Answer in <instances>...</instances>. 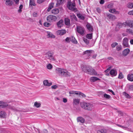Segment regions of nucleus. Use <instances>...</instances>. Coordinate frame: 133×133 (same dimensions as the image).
I'll return each mask as SVG.
<instances>
[{
  "instance_id": "obj_57",
  "label": "nucleus",
  "mask_w": 133,
  "mask_h": 133,
  "mask_svg": "<svg viewBox=\"0 0 133 133\" xmlns=\"http://www.w3.org/2000/svg\"><path fill=\"white\" fill-rule=\"evenodd\" d=\"M33 15L34 17H37V13L35 12H34L33 13Z\"/></svg>"
},
{
  "instance_id": "obj_55",
  "label": "nucleus",
  "mask_w": 133,
  "mask_h": 133,
  "mask_svg": "<svg viewBox=\"0 0 133 133\" xmlns=\"http://www.w3.org/2000/svg\"><path fill=\"white\" fill-rule=\"evenodd\" d=\"M67 101V99L65 98H63V102L64 103H66Z\"/></svg>"
},
{
  "instance_id": "obj_44",
  "label": "nucleus",
  "mask_w": 133,
  "mask_h": 133,
  "mask_svg": "<svg viewBox=\"0 0 133 133\" xmlns=\"http://www.w3.org/2000/svg\"><path fill=\"white\" fill-rule=\"evenodd\" d=\"M116 50L117 51H120L122 49V47L121 45H118L116 47Z\"/></svg>"
},
{
  "instance_id": "obj_52",
  "label": "nucleus",
  "mask_w": 133,
  "mask_h": 133,
  "mask_svg": "<svg viewBox=\"0 0 133 133\" xmlns=\"http://www.w3.org/2000/svg\"><path fill=\"white\" fill-rule=\"evenodd\" d=\"M83 40L84 42L86 43L87 44H88L89 43V42L88 40L87 39L84 38L83 39Z\"/></svg>"
},
{
  "instance_id": "obj_54",
  "label": "nucleus",
  "mask_w": 133,
  "mask_h": 133,
  "mask_svg": "<svg viewBox=\"0 0 133 133\" xmlns=\"http://www.w3.org/2000/svg\"><path fill=\"white\" fill-rule=\"evenodd\" d=\"M57 87V86L56 85H54L51 86V88L52 89H56Z\"/></svg>"
},
{
  "instance_id": "obj_27",
  "label": "nucleus",
  "mask_w": 133,
  "mask_h": 133,
  "mask_svg": "<svg viewBox=\"0 0 133 133\" xmlns=\"http://www.w3.org/2000/svg\"><path fill=\"white\" fill-rule=\"evenodd\" d=\"M54 3H51L49 4V7L47 9V11L49 12L50 10L54 7Z\"/></svg>"
},
{
  "instance_id": "obj_46",
  "label": "nucleus",
  "mask_w": 133,
  "mask_h": 133,
  "mask_svg": "<svg viewBox=\"0 0 133 133\" xmlns=\"http://www.w3.org/2000/svg\"><path fill=\"white\" fill-rule=\"evenodd\" d=\"M104 97L107 99H109L110 97V96L106 94H105L104 95Z\"/></svg>"
},
{
  "instance_id": "obj_50",
  "label": "nucleus",
  "mask_w": 133,
  "mask_h": 133,
  "mask_svg": "<svg viewBox=\"0 0 133 133\" xmlns=\"http://www.w3.org/2000/svg\"><path fill=\"white\" fill-rule=\"evenodd\" d=\"M128 14L129 15H133V10L128 12Z\"/></svg>"
},
{
  "instance_id": "obj_64",
  "label": "nucleus",
  "mask_w": 133,
  "mask_h": 133,
  "mask_svg": "<svg viewBox=\"0 0 133 133\" xmlns=\"http://www.w3.org/2000/svg\"><path fill=\"white\" fill-rule=\"evenodd\" d=\"M70 17H72L74 18H75L76 17V16L74 14H72L71 15Z\"/></svg>"
},
{
  "instance_id": "obj_43",
  "label": "nucleus",
  "mask_w": 133,
  "mask_h": 133,
  "mask_svg": "<svg viewBox=\"0 0 133 133\" xmlns=\"http://www.w3.org/2000/svg\"><path fill=\"white\" fill-rule=\"evenodd\" d=\"M46 68L48 69L51 70L52 68V66L51 64H49L47 65Z\"/></svg>"
},
{
  "instance_id": "obj_60",
  "label": "nucleus",
  "mask_w": 133,
  "mask_h": 133,
  "mask_svg": "<svg viewBox=\"0 0 133 133\" xmlns=\"http://www.w3.org/2000/svg\"><path fill=\"white\" fill-rule=\"evenodd\" d=\"M16 4H18L19 0H14Z\"/></svg>"
},
{
  "instance_id": "obj_36",
  "label": "nucleus",
  "mask_w": 133,
  "mask_h": 133,
  "mask_svg": "<svg viewBox=\"0 0 133 133\" xmlns=\"http://www.w3.org/2000/svg\"><path fill=\"white\" fill-rule=\"evenodd\" d=\"M71 41L75 44H77V41L76 39L75 38L73 37H72Z\"/></svg>"
},
{
  "instance_id": "obj_12",
  "label": "nucleus",
  "mask_w": 133,
  "mask_h": 133,
  "mask_svg": "<svg viewBox=\"0 0 133 133\" xmlns=\"http://www.w3.org/2000/svg\"><path fill=\"white\" fill-rule=\"evenodd\" d=\"M130 51L129 49L128 48L126 49H124L123 51L122 54L124 56H126L128 55Z\"/></svg>"
},
{
  "instance_id": "obj_17",
  "label": "nucleus",
  "mask_w": 133,
  "mask_h": 133,
  "mask_svg": "<svg viewBox=\"0 0 133 133\" xmlns=\"http://www.w3.org/2000/svg\"><path fill=\"white\" fill-rule=\"evenodd\" d=\"M86 27L88 30L90 32H92L93 29L92 26L89 23H88L86 25Z\"/></svg>"
},
{
  "instance_id": "obj_11",
  "label": "nucleus",
  "mask_w": 133,
  "mask_h": 133,
  "mask_svg": "<svg viewBox=\"0 0 133 133\" xmlns=\"http://www.w3.org/2000/svg\"><path fill=\"white\" fill-rule=\"evenodd\" d=\"M46 35L48 38H55V36L51 32L49 31L46 32Z\"/></svg>"
},
{
  "instance_id": "obj_2",
  "label": "nucleus",
  "mask_w": 133,
  "mask_h": 133,
  "mask_svg": "<svg viewBox=\"0 0 133 133\" xmlns=\"http://www.w3.org/2000/svg\"><path fill=\"white\" fill-rule=\"evenodd\" d=\"M56 72L58 74L64 76H68L70 75V73L65 69L57 68L55 70Z\"/></svg>"
},
{
  "instance_id": "obj_25",
  "label": "nucleus",
  "mask_w": 133,
  "mask_h": 133,
  "mask_svg": "<svg viewBox=\"0 0 133 133\" xmlns=\"http://www.w3.org/2000/svg\"><path fill=\"white\" fill-rule=\"evenodd\" d=\"M65 0H57V3L56 4V7H58L60 4H63Z\"/></svg>"
},
{
  "instance_id": "obj_61",
  "label": "nucleus",
  "mask_w": 133,
  "mask_h": 133,
  "mask_svg": "<svg viewBox=\"0 0 133 133\" xmlns=\"http://www.w3.org/2000/svg\"><path fill=\"white\" fill-rule=\"evenodd\" d=\"M104 3V0H101L100 2V4H103Z\"/></svg>"
},
{
  "instance_id": "obj_23",
  "label": "nucleus",
  "mask_w": 133,
  "mask_h": 133,
  "mask_svg": "<svg viewBox=\"0 0 133 133\" xmlns=\"http://www.w3.org/2000/svg\"><path fill=\"white\" fill-rule=\"evenodd\" d=\"M92 50H87L83 52V55H86L87 56L90 55L92 52Z\"/></svg>"
},
{
  "instance_id": "obj_26",
  "label": "nucleus",
  "mask_w": 133,
  "mask_h": 133,
  "mask_svg": "<svg viewBox=\"0 0 133 133\" xmlns=\"http://www.w3.org/2000/svg\"><path fill=\"white\" fill-rule=\"evenodd\" d=\"M7 106V104L6 103L0 101V108H4L6 107Z\"/></svg>"
},
{
  "instance_id": "obj_9",
  "label": "nucleus",
  "mask_w": 133,
  "mask_h": 133,
  "mask_svg": "<svg viewBox=\"0 0 133 133\" xmlns=\"http://www.w3.org/2000/svg\"><path fill=\"white\" fill-rule=\"evenodd\" d=\"M66 30L65 29L59 30L57 31L56 33L57 35L60 36L66 34Z\"/></svg>"
},
{
  "instance_id": "obj_34",
  "label": "nucleus",
  "mask_w": 133,
  "mask_h": 133,
  "mask_svg": "<svg viewBox=\"0 0 133 133\" xmlns=\"http://www.w3.org/2000/svg\"><path fill=\"white\" fill-rule=\"evenodd\" d=\"M126 32L128 34L133 35V31L132 30L130 29H126Z\"/></svg>"
},
{
  "instance_id": "obj_29",
  "label": "nucleus",
  "mask_w": 133,
  "mask_h": 133,
  "mask_svg": "<svg viewBox=\"0 0 133 133\" xmlns=\"http://www.w3.org/2000/svg\"><path fill=\"white\" fill-rule=\"evenodd\" d=\"M41 104L40 102H36L34 103V106L37 108H39L41 107Z\"/></svg>"
},
{
  "instance_id": "obj_58",
  "label": "nucleus",
  "mask_w": 133,
  "mask_h": 133,
  "mask_svg": "<svg viewBox=\"0 0 133 133\" xmlns=\"http://www.w3.org/2000/svg\"><path fill=\"white\" fill-rule=\"evenodd\" d=\"M108 91H110V92H111L112 94L114 95H115V94L114 93V92L112 91V90H111V89H109L108 90Z\"/></svg>"
},
{
  "instance_id": "obj_41",
  "label": "nucleus",
  "mask_w": 133,
  "mask_h": 133,
  "mask_svg": "<svg viewBox=\"0 0 133 133\" xmlns=\"http://www.w3.org/2000/svg\"><path fill=\"white\" fill-rule=\"evenodd\" d=\"M29 4L31 6H35L36 5L34 0H30Z\"/></svg>"
},
{
  "instance_id": "obj_40",
  "label": "nucleus",
  "mask_w": 133,
  "mask_h": 133,
  "mask_svg": "<svg viewBox=\"0 0 133 133\" xmlns=\"http://www.w3.org/2000/svg\"><path fill=\"white\" fill-rule=\"evenodd\" d=\"M86 37L89 39H91L92 38V34H87L86 35Z\"/></svg>"
},
{
  "instance_id": "obj_7",
  "label": "nucleus",
  "mask_w": 133,
  "mask_h": 133,
  "mask_svg": "<svg viewBox=\"0 0 133 133\" xmlns=\"http://www.w3.org/2000/svg\"><path fill=\"white\" fill-rule=\"evenodd\" d=\"M45 57L47 59H49L52 61H54L55 60V59L53 56V54L50 52H47L45 54Z\"/></svg>"
},
{
  "instance_id": "obj_1",
  "label": "nucleus",
  "mask_w": 133,
  "mask_h": 133,
  "mask_svg": "<svg viewBox=\"0 0 133 133\" xmlns=\"http://www.w3.org/2000/svg\"><path fill=\"white\" fill-rule=\"evenodd\" d=\"M80 105L82 108L89 111L93 110L94 108L93 104L84 102H81Z\"/></svg>"
},
{
  "instance_id": "obj_56",
  "label": "nucleus",
  "mask_w": 133,
  "mask_h": 133,
  "mask_svg": "<svg viewBox=\"0 0 133 133\" xmlns=\"http://www.w3.org/2000/svg\"><path fill=\"white\" fill-rule=\"evenodd\" d=\"M113 5L112 4H109L108 5V8H111L112 7Z\"/></svg>"
},
{
  "instance_id": "obj_28",
  "label": "nucleus",
  "mask_w": 133,
  "mask_h": 133,
  "mask_svg": "<svg viewBox=\"0 0 133 133\" xmlns=\"http://www.w3.org/2000/svg\"><path fill=\"white\" fill-rule=\"evenodd\" d=\"M76 94L77 95H79V96L81 98H84L86 97V96L84 94L78 91V92Z\"/></svg>"
},
{
  "instance_id": "obj_32",
  "label": "nucleus",
  "mask_w": 133,
  "mask_h": 133,
  "mask_svg": "<svg viewBox=\"0 0 133 133\" xmlns=\"http://www.w3.org/2000/svg\"><path fill=\"white\" fill-rule=\"evenodd\" d=\"M88 66H83L82 67V71L84 72H87Z\"/></svg>"
},
{
  "instance_id": "obj_13",
  "label": "nucleus",
  "mask_w": 133,
  "mask_h": 133,
  "mask_svg": "<svg viewBox=\"0 0 133 133\" xmlns=\"http://www.w3.org/2000/svg\"><path fill=\"white\" fill-rule=\"evenodd\" d=\"M43 85L46 86H51L52 83L51 82H49L47 80H45L43 82Z\"/></svg>"
},
{
  "instance_id": "obj_14",
  "label": "nucleus",
  "mask_w": 133,
  "mask_h": 133,
  "mask_svg": "<svg viewBox=\"0 0 133 133\" xmlns=\"http://www.w3.org/2000/svg\"><path fill=\"white\" fill-rule=\"evenodd\" d=\"M64 21L63 20H60L57 23V25L58 27L61 28L62 26L64 24Z\"/></svg>"
},
{
  "instance_id": "obj_38",
  "label": "nucleus",
  "mask_w": 133,
  "mask_h": 133,
  "mask_svg": "<svg viewBox=\"0 0 133 133\" xmlns=\"http://www.w3.org/2000/svg\"><path fill=\"white\" fill-rule=\"evenodd\" d=\"M97 133H107V131L105 129H101L97 131Z\"/></svg>"
},
{
  "instance_id": "obj_3",
  "label": "nucleus",
  "mask_w": 133,
  "mask_h": 133,
  "mask_svg": "<svg viewBox=\"0 0 133 133\" xmlns=\"http://www.w3.org/2000/svg\"><path fill=\"white\" fill-rule=\"evenodd\" d=\"M76 31L77 32L82 36L84 35L85 31L84 27L81 26H77L76 27Z\"/></svg>"
},
{
  "instance_id": "obj_15",
  "label": "nucleus",
  "mask_w": 133,
  "mask_h": 133,
  "mask_svg": "<svg viewBox=\"0 0 133 133\" xmlns=\"http://www.w3.org/2000/svg\"><path fill=\"white\" fill-rule=\"evenodd\" d=\"M6 113L4 111H1L0 112V117L2 118H4L6 117Z\"/></svg>"
},
{
  "instance_id": "obj_16",
  "label": "nucleus",
  "mask_w": 133,
  "mask_h": 133,
  "mask_svg": "<svg viewBox=\"0 0 133 133\" xmlns=\"http://www.w3.org/2000/svg\"><path fill=\"white\" fill-rule=\"evenodd\" d=\"M127 78L128 80L131 81H133V74H128L127 76Z\"/></svg>"
},
{
  "instance_id": "obj_49",
  "label": "nucleus",
  "mask_w": 133,
  "mask_h": 133,
  "mask_svg": "<svg viewBox=\"0 0 133 133\" xmlns=\"http://www.w3.org/2000/svg\"><path fill=\"white\" fill-rule=\"evenodd\" d=\"M123 95L127 98H129L130 97L129 95L125 92H123Z\"/></svg>"
},
{
  "instance_id": "obj_37",
  "label": "nucleus",
  "mask_w": 133,
  "mask_h": 133,
  "mask_svg": "<svg viewBox=\"0 0 133 133\" xmlns=\"http://www.w3.org/2000/svg\"><path fill=\"white\" fill-rule=\"evenodd\" d=\"M77 92H78L77 91H70L69 92V93L70 94L69 96H72L71 95H73V94H75L76 95V93H77Z\"/></svg>"
},
{
  "instance_id": "obj_45",
  "label": "nucleus",
  "mask_w": 133,
  "mask_h": 133,
  "mask_svg": "<svg viewBox=\"0 0 133 133\" xmlns=\"http://www.w3.org/2000/svg\"><path fill=\"white\" fill-rule=\"evenodd\" d=\"M124 78V76L122 73H120L118 76V78L119 79H122Z\"/></svg>"
},
{
  "instance_id": "obj_21",
  "label": "nucleus",
  "mask_w": 133,
  "mask_h": 133,
  "mask_svg": "<svg viewBox=\"0 0 133 133\" xmlns=\"http://www.w3.org/2000/svg\"><path fill=\"white\" fill-rule=\"evenodd\" d=\"M59 12V10L57 8H55L53 9L51 11V13L54 14L56 15Z\"/></svg>"
},
{
  "instance_id": "obj_48",
  "label": "nucleus",
  "mask_w": 133,
  "mask_h": 133,
  "mask_svg": "<svg viewBox=\"0 0 133 133\" xmlns=\"http://www.w3.org/2000/svg\"><path fill=\"white\" fill-rule=\"evenodd\" d=\"M118 45V43L116 42H115L112 43L111 45L112 47L114 48Z\"/></svg>"
},
{
  "instance_id": "obj_33",
  "label": "nucleus",
  "mask_w": 133,
  "mask_h": 133,
  "mask_svg": "<svg viewBox=\"0 0 133 133\" xmlns=\"http://www.w3.org/2000/svg\"><path fill=\"white\" fill-rule=\"evenodd\" d=\"M77 16L78 18L82 20H83L84 19L85 17L82 14L79 13L77 14Z\"/></svg>"
},
{
  "instance_id": "obj_19",
  "label": "nucleus",
  "mask_w": 133,
  "mask_h": 133,
  "mask_svg": "<svg viewBox=\"0 0 133 133\" xmlns=\"http://www.w3.org/2000/svg\"><path fill=\"white\" fill-rule=\"evenodd\" d=\"M90 81L91 82H95L97 81L100 80V79L96 77H92L90 78Z\"/></svg>"
},
{
  "instance_id": "obj_20",
  "label": "nucleus",
  "mask_w": 133,
  "mask_h": 133,
  "mask_svg": "<svg viewBox=\"0 0 133 133\" xmlns=\"http://www.w3.org/2000/svg\"><path fill=\"white\" fill-rule=\"evenodd\" d=\"M77 122H79L82 123H84L85 121V120L84 119L81 117H77Z\"/></svg>"
},
{
  "instance_id": "obj_24",
  "label": "nucleus",
  "mask_w": 133,
  "mask_h": 133,
  "mask_svg": "<svg viewBox=\"0 0 133 133\" xmlns=\"http://www.w3.org/2000/svg\"><path fill=\"white\" fill-rule=\"evenodd\" d=\"M80 100L79 99L74 98L73 99V103L75 105L78 104L80 102Z\"/></svg>"
},
{
  "instance_id": "obj_22",
  "label": "nucleus",
  "mask_w": 133,
  "mask_h": 133,
  "mask_svg": "<svg viewBox=\"0 0 133 133\" xmlns=\"http://www.w3.org/2000/svg\"><path fill=\"white\" fill-rule=\"evenodd\" d=\"M110 74L113 76H115L117 74V71L114 70L112 69L110 71Z\"/></svg>"
},
{
  "instance_id": "obj_18",
  "label": "nucleus",
  "mask_w": 133,
  "mask_h": 133,
  "mask_svg": "<svg viewBox=\"0 0 133 133\" xmlns=\"http://www.w3.org/2000/svg\"><path fill=\"white\" fill-rule=\"evenodd\" d=\"M109 11L111 13L115 14H119V12L118 11H116L115 9H110L109 10Z\"/></svg>"
},
{
  "instance_id": "obj_6",
  "label": "nucleus",
  "mask_w": 133,
  "mask_h": 133,
  "mask_svg": "<svg viewBox=\"0 0 133 133\" xmlns=\"http://www.w3.org/2000/svg\"><path fill=\"white\" fill-rule=\"evenodd\" d=\"M56 19V17L55 16L52 15H49L47 17V21L50 22L55 21Z\"/></svg>"
},
{
  "instance_id": "obj_10",
  "label": "nucleus",
  "mask_w": 133,
  "mask_h": 133,
  "mask_svg": "<svg viewBox=\"0 0 133 133\" xmlns=\"http://www.w3.org/2000/svg\"><path fill=\"white\" fill-rule=\"evenodd\" d=\"M67 7L70 10H74L75 7V5L72 3L69 2L68 3Z\"/></svg>"
},
{
  "instance_id": "obj_53",
  "label": "nucleus",
  "mask_w": 133,
  "mask_h": 133,
  "mask_svg": "<svg viewBox=\"0 0 133 133\" xmlns=\"http://www.w3.org/2000/svg\"><path fill=\"white\" fill-rule=\"evenodd\" d=\"M45 0H37V3L39 4H40L42 3Z\"/></svg>"
},
{
  "instance_id": "obj_59",
  "label": "nucleus",
  "mask_w": 133,
  "mask_h": 133,
  "mask_svg": "<svg viewBox=\"0 0 133 133\" xmlns=\"http://www.w3.org/2000/svg\"><path fill=\"white\" fill-rule=\"evenodd\" d=\"M97 11L99 13L101 12V10L99 8H97L96 9Z\"/></svg>"
},
{
  "instance_id": "obj_5",
  "label": "nucleus",
  "mask_w": 133,
  "mask_h": 133,
  "mask_svg": "<svg viewBox=\"0 0 133 133\" xmlns=\"http://www.w3.org/2000/svg\"><path fill=\"white\" fill-rule=\"evenodd\" d=\"M88 69L87 73L88 74L92 75H97V72L95 70L93 69L91 66H88Z\"/></svg>"
},
{
  "instance_id": "obj_30",
  "label": "nucleus",
  "mask_w": 133,
  "mask_h": 133,
  "mask_svg": "<svg viewBox=\"0 0 133 133\" xmlns=\"http://www.w3.org/2000/svg\"><path fill=\"white\" fill-rule=\"evenodd\" d=\"M13 3L12 0H6L5 4L7 5L11 6L12 5Z\"/></svg>"
},
{
  "instance_id": "obj_35",
  "label": "nucleus",
  "mask_w": 133,
  "mask_h": 133,
  "mask_svg": "<svg viewBox=\"0 0 133 133\" xmlns=\"http://www.w3.org/2000/svg\"><path fill=\"white\" fill-rule=\"evenodd\" d=\"M65 24L67 25H69L70 24V20L67 18H66L65 19Z\"/></svg>"
},
{
  "instance_id": "obj_42",
  "label": "nucleus",
  "mask_w": 133,
  "mask_h": 133,
  "mask_svg": "<svg viewBox=\"0 0 133 133\" xmlns=\"http://www.w3.org/2000/svg\"><path fill=\"white\" fill-rule=\"evenodd\" d=\"M71 37H67L65 39V41L68 43H69L71 41Z\"/></svg>"
},
{
  "instance_id": "obj_51",
  "label": "nucleus",
  "mask_w": 133,
  "mask_h": 133,
  "mask_svg": "<svg viewBox=\"0 0 133 133\" xmlns=\"http://www.w3.org/2000/svg\"><path fill=\"white\" fill-rule=\"evenodd\" d=\"M50 24L49 23H48L46 22H45L44 23V25L46 27H48L49 26Z\"/></svg>"
},
{
  "instance_id": "obj_8",
  "label": "nucleus",
  "mask_w": 133,
  "mask_h": 133,
  "mask_svg": "<svg viewBox=\"0 0 133 133\" xmlns=\"http://www.w3.org/2000/svg\"><path fill=\"white\" fill-rule=\"evenodd\" d=\"M128 39L126 37H125L123 39L122 45L124 47H129V45L128 43Z\"/></svg>"
},
{
  "instance_id": "obj_31",
  "label": "nucleus",
  "mask_w": 133,
  "mask_h": 133,
  "mask_svg": "<svg viewBox=\"0 0 133 133\" xmlns=\"http://www.w3.org/2000/svg\"><path fill=\"white\" fill-rule=\"evenodd\" d=\"M107 16L109 19L112 20H113L116 18V17L115 15L111 14L108 15Z\"/></svg>"
},
{
  "instance_id": "obj_47",
  "label": "nucleus",
  "mask_w": 133,
  "mask_h": 133,
  "mask_svg": "<svg viewBox=\"0 0 133 133\" xmlns=\"http://www.w3.org/2000/svg\"><path fill=\"white\" fill-rule=\"evenodd\" d=\"M129 90V91H133V85H128Z\"/></svg>"
},
{
  "instance_id": "obj_63",
  "label": "nucleus",
  "mask_w": 133,
  "mask_h": 133,
  "mask_svg": "<svg viewBox=\"0 0 133 133\" xmlns=\"http://www.w3.org/2000/svg\"><path fill=\"white\" fill-rule=\"evenodd\" d=\"M130 43L131 44L133 45V39H131L130 40Z\"/></svg>"
},
{
  "instance_id": "obj_62",
  "label": "nucleus",
  "mask_w": 133,
  "mask_h": 133,
  "mask_svg": "<svg viewBox=\"0 0 133 133\" xmlns=\"http://www.w3.org/2000/svg\"><path fill=\"white\" fill-rule=\"evenodd\" d=\"M43 131L44 133H48V131L46 129L44 130Z\"/></svg>"
},
{
  "instance_id": "obj_4",
  "label": "nucleus",
  "mask_w": 133,
  "mask_h": 133,
  "mask_svg": "<svg viewBox=\"0 0 133 133\" xmlns=\"http://www.w3.org/2000/svg\"><path fill=\"white\" fill-rule=\"evenodd\" d=\"M122 25L124 26H128L131 28H133V21L128 20L123 23Z\"/></svg>"
},
{
  "instance_id": "obj_39",
  "label": "nucleus",
  "mask_w": 133,
  "mask_h": 133,
  "mask_svg": "<svg viewBox=\"0 0 133 133\" xmlns=\"http://www.w3.org/2000/svg\"><path fill=\"white\" fill-rule=\"evenodd\" d=\"M127 7L128 8L132 9L133 8V3H130L128 4Z\"/></svg>"
}]
</instances>
